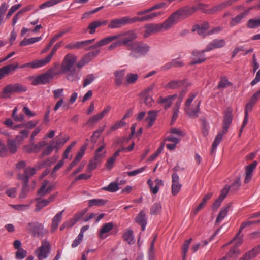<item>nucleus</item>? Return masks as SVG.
<instances>
[{"mask_svg": "<svg viewBox=\"0 0 260 260\" xmlns=\"http://www.w3.org/2000/svg\"><path fill=\"white\" fill-rule=\"evenodd\" d=\"M181 11H176L172 14L163 23L155 24L151 23L146 25L143 37L148 38L153 34H156L160 31H165L170 29L178 20Z\"/></svg>", "mask_w": 260, "mask_h": 260, "instance_id": "f257e3e1", "label": "nucleus"}, {"mask_svg": "<svg viewBox=\"0 0 260 260\" xmlns=\"http://www.w3.org/2000/svg\"><path fill=\"white\" fill-rule=\"evenodd\" d=\"M225 45L226 42L224 39H216L213 40L207 45L204 49L201 51L196 50V51L193 52L194 55L197 56L201 55L202 58L198 60H194V61L190 63V65L192 66L204 62L206 60L204 55L205 52L210 51L215 49L222 48L225 46Z\"/></svg>", "mask_w": 260, "mask_h": 260, "instance_id": "f03ea898", "label": "nucleus"}, {"mask_svg": "<svg viewBox=\"0 0 260 260\" xmlns=\"http://www.w3.org/2000/svg\"><path fill=\"white\" fill-rule=\"evenodd\" d=\"M150 48L148 44L142 41H134L128 46L129 56L134 58L145 56L149 51Z\"/></svg>", "mask_w": 260, "mask_h": 260, "instance_id": "7ed1b4c3", "label": "nucleus"}, {"mask_svg": "<svg viewBox=\"0 0 260 260\" xmlns=\"http://www.w3.org/2000/svg\"><path fill=\"white\" fill-rule=\"evenodd\" d=\"M26 91V88L20 83L9 84L5 86L0 93V98H10L14 93H20Z\"/></svg>", "mask_w": 260, "mask_h": 260, "instance_id": "20e7f679", "label": "nucleus"}, {"mask_svg": "<svg viewBox=\"0 0 260 260\" xmlns=\"http://www.w3.org/2000/svg\"><path fill=\"white\" fill-rule=\"evenodd\" d=\"M58 64H55L53 68L48 70L46 73L36 77L32 81L33 85L39 84H46L48 83L57 73L56 68L58 67Z\"/></svg>", "mask_w": 260, "mask_h": 260, "instance_id": "39448f33", "label": "nucleus"}, {"mask_svg": "<svg viewBox=\"0 0 260 260\" xmlns=\"http://www.w3.org/2000/svg\"><path fill=\"white\" fill-rule=\"evenodd\" d=\"M116 36L117 37V39L122 38L119 40L121 45L125 46L127 50L128 49V46L132 44L134 42L133 41L137 38V35L134 30L121 32L117 35Z\"/></svg>", "mask_w": 260, "mask_h": 260, "instance_id": "423d86ee", "label": "nucleus"}, {"mask_svg": "<svg viewBox=\"0 0 260 260\" xmlns=\"http://www.w3.org/2000/svg\"><path fill=\"white\" fill-rule=\"evenodd\" d=\"M28 230L32 236L37 237H43L47 233L43 225L38 222L29 223Z\"/></svg>", "mask_w": 260, "mask_h": 260, "instance_id": "0eeeda50", "label": "nucleus"}, {"mask_svg": "<svg viewBox=\"0 0 260 260\" xmlns=\"http://www.w3.org/2000/svg\"><path fill=\"white\" fill-rule=\"evenodd\" d=\"M50 251V245L47 240L42 242L40 247L35 250V254L39 260H43L46 258Z\"/></svg>", "mask_w": 260, "mask_h": 260, "instance_id": "6e6552de", "label": "nucleus"}, {"mask_svg": "<svg viewBox=\"0 0 260 260\" xmlns=\"http://www.w3.org/2000/svg\"><path fill=\"white\" fill-rule=\"evenodd\" d=\"M77 60L76 56L72 54H67L61 66V72H67L71 69L75 68L74 63Z\"/></svg>", "mask_w": 260, "mask_h": 260, "instance_id": "1a4fd4ad", "label": "nucleus"}, {"mask_svg": "<svg viewBox=\"0 0 260 260\" xmlns=\"http://www.w3.org/2000/svg\"><path fill=\"white\" fill-rule=\"evenodd\" d=\"M201 101H195L192 106L185 107L184 110L187 115L191 118H197L200 113Z\"/></svg>", "mask_w": 260, "mask_h": 260, "instance_id": "9d476101", "label": "nucleus"}, {"mask_svg": "<svg viewBox=\"0 0 260 260\" xmlns=\"http://www.w3.org/2000/svg\"><path fill=\"white\" fill-rule=\"evenodd\" d=\"M130 17L125 16L120 18H116L112 20L108 27L110 29L119 28L128 24H130Z\"/></svg>", "mask_w": 260, "mask_h": 260, "instance_id": "9b49d317", "label": "nucleus"}, {"mask_svg": "<svg viewBox=\"0 0 260 260\" xmlns=\"http://www.w3.org/2000/svg\"><path fill=\"white\" fill-rule=\"evenodd\" d=\"M111 107L107 106L100 113H98L90 118L87 121L86 124L89 126H92L95 124L99 121L102 119L109 112Z\"/></svg>", "mask_w": 260, "mask_h": 260, "instance_id": "f8f14e48", "label": "nucleus"}, {"mask_svg": "<svg viewBox=\"0 0 260 260\" xmlns=\"http://www.w3.org/2000/svg\"><path fill=\"white\" fill-rule=\"evenodd\" d=\"M36 172V169L35 168L27 167L25 168L23 174H19L18 175V179L22 182L26 183L29 182L30 177L34 175Z\"/></svg>", "mask_w": 260, "mask_h": 260, "instance_id": "ddd939ff", "label": "nucleus"}, {"mask_svg": "<svg viewBox=\"0 0 260 260\" xmlns=\"http://www.w3.org/2000/svg\"><path fill=\"white\" fill-rule=\"evenodd\" d=\"M257 164L258 162L255 160L245 167V178L244 179L245 183H247L251 180L253 176L252 173L256 168Z\"/></svg>", "mask_w": 260, "mask_h": 260, "instance_id": "4468645a", "label": "nucleus"}, {"mask_svg": "<svg viewBox=\"0 0 260 260\" xmlns=\"http://www.w3.org/2000/svg\"><path fill=\"white\" fill-rule=\"evenodd\" d=\"M209 28V24L207 22H204L200 25H194L192 27V31H197V34L200 36H205L208 35L207 33Z\"/></svg>", "mask_w": 260, "mask_h": 260, "instance_id": "2eb2a0df", "label": "nucleus"}, {"mask_svg": "<svg viewBox=\"0 0 260 260\" xmlns=\"http://www.w3.org/2000/svg\"><path fill=\"white\" fill-rule=\"evenodd\" d=\"M108 23L107 20H97L91 22L89 23L87 28L89 30V33L90 34H93L95 32V29L102 26H105Z\"/></svg>", "mask_w": 260, "mask_h": 260, "instance_id": "dca6fc26", "label": "nucleus"}, {"mask_svg": "<svg viewBox=\"0 0 260 260\" xmlns=\"http://www.w3.org/2000/svg\"><path fill=\"white\" fill-rule=\"evenodd\" d=\"M48 181L47 180H44L40 188L38 191V194L40 196H44L49 193L53 189V186L52 185H49Z\"/></svg>", "mask_w": 260, "mask_h": 260, "instance_id": "f3484780", "label": "nucleus"}, {"mask_svg": "<svg viewBox=\"0 0 260 260\" xmlns=\"http://www.w3.org/2000/svg\"><path fill=\"white\" fill-rule=\"evenodd\" d=\"M67 74V79L71 82L78 80L80 78L79 71H77L75 68L71 69L67 72H61Z\"/></svg>", "mask_w": 260, "mask_h": 260, "instance_id": "a211bd4d", "label": "nucleus"}, {"mask_svg": "<svg viewBox=\"0 0 260 260\" xmlns=\"http://www.w3.org/2000/svg\"><path fill=\"white\" fill-rule=\"evenodd\" d=\"M232 121V114L230 110L226 112L223 122L222 130L223 132L227 133L229 127Z\"/></svg>", "mask_w": 260, "mask_h": 260, "instance_id": "6ab92c4d", "label": "nucleus"}, {"mask_svg": "<svg viewBox=\"0 0 260 260\" xmlns=\"http://www.w3.org/2000/svg\"><path fill=\"white\" fill-rule=\"evenodd\" d=\"M125 70L124 69L117 70L114 73L115 76V83L116 86H120L123 80Z\"/></svg>", "mask_w": 260, "mask_h": 260, "instance_id": "aec40b11", "label": "nucleus"}, {"mask_svg": "<svg viewBox=\"0 0 260 260\" xmlns=\"http://www.w3.org/2000/svg\"><path fill=\"white\" fill-rule=\"evenodd\" d=\"M155 186L152 187V185H153V182L151 179H149L147 181V183L150 188V190H151L152 193L153 194H156L159 190V186L163 185L162 180H161L159 179H155Z\"/></svg>", "mask_w": 260, "mask_h": 260, "instance_id": "412c9836", "label": "nucleus"}, {"mask_svg": "<svg viewBox=\"0 0 260 260\" xmlns=\"http://www.w3.org/2000/svg\"><path fill=\"white\" fill-rule=\"evenodd\" d=\"M227 133H224L223 132V131L222 130L221 131H219L217 135H216L214 140V142L212 144V149H211V154H213L214 151L216 150L217 146L219 145V144L220 143L222 138H223V136L224 135H225V134H226Z\"/></svg>", "mask_w": 260, "mask_h": 260, "instance_id": "4be33fe9", "label": "nucleus"}, {"mask_svg": "<svg viewBox=\"0 0 260 260\" xmlns=\"http://www.w3.org/2000/svg\"><path fill=\"white\" fill-rule=\"evenodd\" d=\"M136 221L140 224L142 227V231H144L147 224V219L146 215L143 211H141L136 217Z\"/></svg>", "mask_w": 260, "mask_h": 260, "instance_id": "5701e85b", "label": "nucleus"}, {"mask_svg": "<svg viewBox=\"0 0 260 260\" xmlns=\"http://www.w3.org/2000/svg\"><path fill=\"white\" fill-rule=\"evenodd\" d=\"M231 205L232 203H230L226 205H225L223 208L221 209L217 217L216 221V223L220 222L227 215V214L231 207Z\"/></svg>", "mask_w": 260, "mask_h": 260, "instance_id": "b1692460", "label": "nucleus"}, {"mask_svg": "<svg viewBox=\"0 0 260 260\" xmlns=\"http://www.w3.org/2000/svg\"><path fill=\"white\" fill-rule=\"evenodd\" d=\"M64 210L56 214V215L53 218L51 223V231H54L57 229L59 223L61 222L62 217V213Z\"/></svg>", "mask_w": 260, "mask_h": 260, "instance_id": "393cba45", "label": "nucleus"}, {"mask_svg": "<svg viewBox=\"0 0 260 260\" xmlns=\"http://www.w3.org/2000/svg\"><path fill=\"white\" fill-rule=\"evenodd\" d=\"M184 85L183 80H172L167 83L165 86L166 89H175L181 87Z\"/></svg>", "mask_w": 260, "mask_h": 260, "instance_id": "a878e982", "label": "nucleus"}, {"mask_svg": "<svg viewBox=\"0 0 260 260\" xmlns=\"http://www.w3.org/2000/svg\"><path fill=\"white\" fill-rule=\"evenodd\" d=\"M50 61L49 57L46 56L41 60H36L30 63V67L33 69L39 68L46 65Z\"/></svg>", "mask_w": 260, "mask_h": 260, "instance_id": "bb28decb", "label": "nucleus"}, {"mask_svg": "<svg viewBox=\"0 0 260 260\" xmlns=\"http://www.w3.org/2000/svg\"><path fill=\"white\" fill-rule=\"evenodd\" d=\"M50 61L49 57L46 56L41 60H36L30 63V67L33 69L39 68L46 65Z\"/></svg>", "mask_w": 260, "mask_h": 260, "instance_id": "cd10ccee", "label": "nucleus"}, {"mask_svg": "<svg viewBox=\"0 0 260 260\" xmlns=\"http://www.w3.org/2000/svg\"><path fill=\"white\" fill-rule=\"evenodd\" d=\"M158 111H149L148 112V116L146 118L145 120L148 121L147 127H151L154 124L157 117Z\"/></svg>", "mask_w": 260, "mask_h": 260, "instance_id": "c85d7f7f", "label": "nucleus"}, {"mask_svg": "<svg viewBox=\"0 0 260 260\" xmlns=\"http://www.w3.org/2000/svg\"><path fill=\"white\" fill-rule=\"evenodd\" d=\"M123 238L125 241L129 244H133L135 243L133 232L131 229L127 230L123 235Z\"/></svg>", "mask_w": 260, "mask_h": 260, "instance_id": "c756f323", "label": "nucleus"}, {"mask_svg": "<svg viewBox=\"0 0 260 260\" xmlns=\"http://www.w3.org/2000/svg\"><path fill=\"white\" fill-rule=\"evenodd\" d=\"M232 4H233L232 0L225 1L222 2V3L214 7L211 10V11H212V13H215L217 11H220L222 9H224L225 8H226V7L230 6Z\"/></svg>", "mask_w": 260, "mask_h": 260, "instance_id": "7c9ffc66", "label": "nucleus"}, {"mask_svg": "<svg viewBox=\"0 0 260 260\" xmlns=\"http://www.w3.org/2000/svg\"><path fill=\"white\" fill-rule=\"evenodd\" d=\"M232 4H233L232 0L225 1L222 2V3L214 7L211 10V11H212V13H215L217 11H220L222 9H224L225 8H226V7L230 6Z\"/></svg>", "mask_w": 260, "mask_h": 260, "instance_id": "2f4dec72", "label": "nucleus"}, {"mask_svg": "<svg viewBox=\"0 0 260 260\" xmlns=\"http://www.w3.org/2000/svg\"><path fill=\"white\" fill-rule=\"evenodd\" d=\"M55 141L51 140L48 143V145L47 148L44 150L42 154L40 155V158L42 159L45 156L49 155L53 151L54 148Z\"/></svg>", "mask_w": 260, "mask_h": 260, "instance_id": "473e14b6", "label": "nucleus"}, {"mask_svg": "<svg viewBox=\"0 0 260 260\" xmlns=\"http://www.w3.org/2000/svg\"><path fill=\"white\" fill-rule=\"evenodd\" d=\"M246 26L249 29H255L260 27V18L250 19L247 22Z\"/></svg>", "mask_w": 260, "mask_h": 260, "instance_id": "72a5a7b5", "label": "nucleus"}, {"mask_svg": "<svg viewBox=\"0 0 260 260\" xmlns=\"http://www.w3.org/2000/svg\"><path fill=\"white\" fill-rule=\"evenodd\" d=\"M162 210V206L159 202L154 203L150 208V214L153 215L160 214Z\"/></svg>", "mask_w": 260, "mask_h": 260, "instance_id": "f704fd0d", "label": "nucleus"}, {"mask_svg": "<svg viewBox=\"0 0 260 260\" xmlns=\"http://www.w3.org/2000/svg\"><path fill=\"white\" fill-rule=\"evenodd\" d=\"M157 102L159 104H162L164 105V108L167 109L170 107L172 104V101L168 96L166 97L160 96L158 98Z\"/></svg>", "mask_w": 260, "mask_h": 260, "instance_id": "c9c22d12", "label": "nucleus"}, {"mask_svg": "<svg viewBox=\"0 0 260 260\" xmlns=\"http://www.w3.org/2000/svg\"><path fill=\"white\" fill-rule=\"evenodd\" d=\"M246 15V12L241 13L235 17L233 18L230 22L231 26H234L238 24L241 21L242 19L245 18Z\"/></svg>", "mask_w": 260, "mask_h": 260, "instance_id": "e433bc0d", "label": "nucleus"}, {"mask_svg": "<svg viewBox=\"0 0 260 260\" xmlns=\"http://www.w3.org/2000/svg\"><path fill=\"white\" fill-rule=\"evenodd\" d=\"M41 39V37L30 38L29 39H24L22 41H21V42L20 43V45L23 46L30 45L40 41Z\"/></svg>", "mask_w": 260, "mask_h": 260, "instance_id": "4c0bfd02", "label": "nucleus"}, {"mask_svg": "<svg viewBox=\"0 0 260 260\" xmlns=\"http://www.w3.org/2000/svg\"><path fill=\"white\" fill-rule=\"evenodd\" d=\"M7 147L9 151L11 153H15L17 150L16 141L15 140L9 139L7 142Z\"/></svg>", "mask_w": 260, "mask_h": 260, "instance_id": "58836bf2", "label": "nucleus"}, {"mask_svg": "<svg viewBox=\"0 0 260 260\" xmlns=\"http://www.w3.org/2000/svg\"><path fill=\"white\" fill-rule=\"evenodd\" d=\"M107 201L102 199H94L90 200L88 201V206L92 207L93 206H101L105 205L107 203Z\"/></svg>", "mask_w": 260, "mask_h": 260, "instance_id": "ea45409f", "label": "nucleus"}, {"mask_svg": "<svg viewBox=\"0 0 260 260\" xmlns=\"http://www.w3.org/2000/svg\"><path fill=\"white\" fill-rule=\"evenodd\" d=\"M69 137H64L62 139H58L55 141L54 149L56 151H58V150L69 140Z\"/></svg>", "mask_w": 260, "mask_h": 260, "instance_id": "a19ab883", "label": "nucleus"}, {"mask_svg": "<svg viewBox=\"0 0 260 260\" xmlns=\"http://www.w3.org/2000/svg\"><path fill=\"white\" fill-rule=\"evenodd\" d=\"M117 39L116 35L108 36L99 41L101 47L106 45L115 40Z\"/></svg>", "mask_w": 260, "mask_h": 260, "instance_id": "79ce46f5", "label": "nucleus"}, {"mask_svg": "<svg viewBox=\"0 0 260 260\" xmlns=\"http://www.w3.org/2000/svg\"><path fill=\"white\" fill-rule=\"evenodd\" d=\"M113 228V224L112 222H108L104 224L100 230V237H102L103 235L109 232Z\"/></svg>", "mask_w": 260, "mask_h": 260, "instance_id": "37998d69", "label": "nucleus"}, {"mask_svg": "<svg viewBox=\"0 0 260 260\" xmlns=\"http://www.w3.org/2000/svg\"><path fill=\"white\" fill-rule=\"evenodd\" d=\"M36 201H38V202L36 205L35 212L40 211L42 208L48 205V202L45 199L40 200L39 199H36Z\"/></svg>", "mask_w": 260, "mask_h": 260, "instance_id": "c03bdc74", "label": "nucleus"}, {"mask_svg": "<svg viewBox=\"0 0 260 260\" xmlns=\"http://www.w3.org/2000/svg\"><path fill=\"white\" fill-rule=\"evenodd\" d=\"M24 150L28 153H37L39 151L37 144L31 143L24 146Z\"/></svg>", "mask_w": 260, "mask_h": 260, "instance_id": "a18cd8bd", "label": "nucleus"}, {"mask_svg": "<svg viewBox=\"0 0 260 260\" xmlns=\"http://www.w3.org/2000/svg\"><path fill=\"white\" fill-rule=\"evenodd\" d=\"M139 76L137 74L128 73L126 76V81L129 84H134L138 79Z\"/></svg>", "mask_w": 260, "mask_h": 260, "instance_id": "49530a36", "label": "nucleus"}, {"mask_svg": "<svg viewBox=\"0 0 260 260\" xmlns=\"http://www.w3.org/2000/svg\"><path fill=\"white\" fill-rule=\"evenodd\" d=\"M246 253L248 255L250 259L255 257L260 253V245L255 246L251 250Z\"/></svg>", "mask_w": 260, "mask_h": 260, "instance_id": "de8ad7c7", "label": "nucleus"}, {"mask_svg": "<svg viewBox=\"0 0 260 260\" xmlns=\"http://www.w3.org/2000/svg\"><path fill=\"white\" fill-rule=\"evenodd\" d=\"M103 189L111 192H116L119 189L118 183L111 182L108 186L103 187Z\"/></svg>", "mask_w": 260, "mask_h": 260, "instance_id": "09e8293b", "label": "nucleus"}, {"mask_svg": "<svg viewBox=\"0 0 260 260\" xmlns=\"http://www.w3.org/2000/svg\"><path fill=\"white\" fill-rule=\"evenodd\" d=\"M239 253V250L237 247H232L230 251L226 253V256L224 257L227 258H236Z\"/></svg>", "mask_w": 260, "mask_h": 260, "instance_id": "8fccbe9b", "label": "nucleus"}, {"mask_svg": "<svg viewBox=\"0 0 260 260\" xmlns=\"http://www.w3.org/2000/svg\"><path fill=\"white\" fill-rule=\"evenodd\" d=\"M63 0H50L48 1L41 5L39 6V8L40 9H44L46 7H51L52 6H54L61 2H62Z\"/></svg>", "mask_w": 260, "mask_h": 260, "instance_id": "3c124183", "label": "nucleus"}, {"mask_svg": "<svg viewBox=\"0 0 260 260\" xmlns=\"http://www.w3.org/2000/svg\"><path fill=\"white\" fill-rule=\"evenodd\" d=\"M8 5L6 3H3L0 6V25L4 22V17L8 9Z\"/></svg>", "mask_w": 260, "mask_h": 260, "instance_id": "603ef678", "label": "nucleus"}, {"mask_svg": "<svg viewBox=\"0 0 260 260\" xmlns=\"http://www.w3.org/2000/svg\"><path fill=\"white\" fill-rule=\"evenodd\" d=\"M232 85V83L230 82L226 77H222L220 81L218 83L217 88H224Z\"/></svg>", "mask_w": 260, "mask_h": 260, "instance_id": "864d4df0", "label": "nucleus"}, {"mask_svg": "<svg viewBox=\"0 0 260 260\" xmlns=\"http://www.w3.org/2000/svg\"><path fill=\"white\" fill-rule=\"evenodd\" d=\"M105 125L102 127L100 128L99 129L94 131L91 137V141L93 143H95L98 138L99 137L105 129Z\"/></svg>", "mask_w": 260, "mask_h": 260, "instance_id": "5fc2aeb1", "label": "nucleus"}, {"mask_svg": "<svg viewBox=\"0 0 260 260\" xmlns=\"http://www.w3.org/2000/svg\"><path fill=\"white\" fill-rule=\"evenodd\" d=\"M95 79V77L93 74L87 75L84 79L83 84V87H85L87 85L91 84L92 82L94 81Z\"/></svg>", "mask_w": 260, "mask_h": 260, "instance_id": "6e6d98bb", "label": "nucleus"}, {"mask_svg": "<svg viewBox=\"0 0 260 260\" xmlns=\"http://www.w3.org/2000/svg\"><path fill=\"white\" fill-rule=\"evenodd\" d=\"M253 224H255V222L254 221H247L242 222L240 227L238 233L235 236V237L234 238L233 240H235V238H237L240 235V233L244 228L246 227H249Z\"/></svg>", "mask_w": 260, "mask_h": 260, "instance_id": "4d7b16f0", "label": "nucleus"}, {"mask_svg": "<svg viewBox=\"0 0 260 260\" xmlns=\"http://www.w3.org/2000/svg\"><path fill=\"white\" fill-rule=\"evenodd\" d=\"M192 241V238H190L184 241L182 246V254H183V258L186 256V254L188 252V249L190 246V244Z\"/></svg>", "mask_w": 260, "mask_h": 260, "instance_id": "13d9d810", "label": "nucleus"}, {"mask_svg": "<svg viewBox=\"0 0 260 260\" xmlns=\"http://www.w3.org/2000/svg\"><path fill=\"white\" fill-rule=\"evenodd\" d=\"M63 41H60L55 44L51 53L48 56H47L48 57H49V59L50 60L52 59V58L53 57V56L54 54H55V53L56 52V51L57 50V49H58L61 46V45L63 44Z\"/></svg>", "mask_w": 260, "mask_h": 260, "instance_id": "bf43d9fd", "label": "nucleus"}, {"mask_svg": "<svg viewBox=\"0 0 260 260\" xmlns=\"http://www.w3.org/2000/svg\"><path fill=\"white\" fill-rule=\"evenodd\" d=\"M71 30V27H68L61 30L59 33L56 34L52 38L53 42H55L58 39L69 32Z\"/></svg>", "mask_w": 260, "mask_h": 260, "instance_id": "052dcab7", "label": "nucleus"}, {"mask_svg": "<svg viewBox=\"0 0 260 260\" xmlns=\"http://www.w3.org/2000/svg\"><path fill=\"white\" fill-rule=\"evenodd\" d=\"M99 162L95 160L92 159H91L87 167V172H91L93 170H94L98 166V165Z\"/></svg>", "mask_w": 260, "mask_h": 260, "instance_id": "680f3d73", "label": "nucleus"}, {"mask_svg": "<svg viewBox=\"0 0 260 260\" xmlns=\"http://www.w3.org/2000/svg\"><path fill=\"white\" fill-rule=\"evenodd\" d=\"M181 188V184L179 183H172V193L173 196H176L179 192Z\"/></svg>", "mask_w": 260, "mask_h": 260, "instance_id": "e2e57ef3", "label": "nucleus"}, {"mask_svg": "<svg viewBox=\"0 0 260 260\" xmlns=\"http://www.w3.org/2000/svg\"><path fill=\"white\" fill-rule=\"evenodd\" d=\"M7 72V74L9 75L10 73L12 71H14L18 68V63H13L10 64L3 67Z\"/></svg>", "mask_w": 260, "mask_h": 260, "instance_id": "0e129e2a", "label": "nucleus"}, {"mask_svg": "<svg viewBox=\"0 0 260 260\" xmlns=\"http://www.w3.org/2000/svg\"><path fill=\"white\" fill-rule=\"evenodd\" d=\"M23 182V187L22 189L21 192L20 193L19 197L20 198L23 199L25 198L26 194L28 191V183H26L25 182Z\"/></svg>", "mask_w": 260, "mask_h": 260, "instance_id": "69168bd1", "label": "nucleus"}, {"mask_svg": "<svg viewBox=\"0 0 260 260\" xmlns=\"http://www.w3.org/2000/svg\"><path fill=\"white\" fill-rule=\"evenodd\" d=\"M126 124V122L122 120L116 122L111 127V131H113L119 129Z\"/></svg>", "mask_w": 260, "mask_h": 260, "instance_id": "338daca9", "label": "nucleus"}, {"mask_svg": "<svg viewBox=\"0 0 260 260\" xmlns=\"http://www.w3.org/2000/svg\"><path fill=\"white\" fill-rule=\"evenodd\" d=\"M27 252L23 249H18L16 253V258L18 259H22L26 256Z\"/></svg>", "mask_w": 260, "mask_h": 260, "instance_id": "774afa93", "label": "nucleus"}]
</instances>
